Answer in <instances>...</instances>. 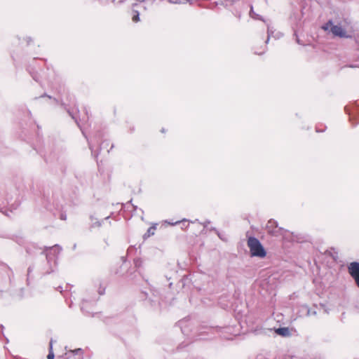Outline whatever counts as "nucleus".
<instances>
[{
	"mask_svg": "<svg viewBox=\"0 0 359 359\" xmlns=\"http://www.w3.org/2000/svg\"><path fill=\"white\" fill-rule=\"evenodd\" d=\"M321 29L330 32L334 37L350 39L353 37V30H346L341 24L334 25L332 20H328L322 25Z\"/></svg>",
	"mask_w": 359,
	"mask_h": 359,
	"instance_id": "f257e3e1",
	"label": "nucleus"
},
{
	"mask_svg": "<svg viewBox=\"0 0 359 359\" xmlns=\"http://www.w3.org/2000/svg\"><path fill=\"white\" fill-rule=\"evenodd\" d=\"M248 247L252 257L263 258L266 257V252L259 241L255 237H250L248 239Z\"/></svg>",
	"mask_w": 359,
	"mask_h": 359,
	"instance_id": "f03ea898",
	"label": "nucleus"
},
{
	"mask_svg": "<svg viewBox=\"0 0 359 359\" xmlns=\"http://www.w3.org/2000/svg\"><path fill=\"white\" fill-rule=\"evenodd\" d=\"M351 277L354 280L355 285L359 287V262H352L347 266Z\"/></svg>",
	"mask_w": 359,
	"mask_h": 359,
	"instance_id": "7ed1b4c3",
	"label": "nucleus"
},
{
	"mask_svg": "<svg viewBox=\"0 0 359 359\" xmlns=\"http://www.w3.org/2000/svg\"><path fill=\"white\" fill-rule=\"evenodd\" d=\"M70 353L72 354V355L69 356V358L67 359H83V351L81 348L71 351Z\"/></svg>",
	"mask_w": 359,
	"mask_h": 359,
	"instance_id": "20e7f679",
	"label": "nucleus"
},
{
	"mask_svg": "<svg viewBox=\"0 0 359 359\" xmlns=\"http://www.w3.org/2000/svg\"><path fill=\"white\" fill-rule=\"evenodd\" d=\"M156 224H154L152 225L151 226H150L147 232L145 233V234L144 235V238H149L153 235H154L155 232H156Z\"/></svg>",
	"mask_w": 359,
	"mask_h": 359,
	"instance_id": "39448f33",
	"label": "nucleus"
},
{
	"mask_svg": "<svg viewBox=\"0 0 359 359\" xmlns=\"http://www.w3.org/2000/svg\"><path fill=\"white\" fill-rule=\"evenodd\" d=\"M276 332L283 337L288 336L290 334V332L287 327H280L276 330Z\"/></svg>",
	"mask_w": 359,
	"mask_h": 359,
	"instance_id": "423d86ee",
	"label": "nucleus"
},
{
	"mask_svg": "<svg viewBox=\"0 0 359 359\" xmlns=\"http://www.w3.org/2000/svg\"><path fill=\"white\" fill-rule=\"evenodd\" d=\"M54 358H55V355H54V353L53 351V345H52V343H50V347H49V353L47 355V358L48 359H54Z\"/></svg>",
	"mask_w": 359,
	"mask_h": 359,
	"instance_id": "0eeeda50",
	"label": "nucleus"
},
{
	"mask_svg": "<svg viewBox=\"0 0 359 359\" xmlns=\"http://www.w3.org/2000/svg\"><path fill=\"white\" fill-rule=\"evenodd\" d=\"M132 20L134 22H137L140 21V15H139V12L137 11H135L133 12V15L132 17Z\"/></svg>",
	"mask_w": 359,
	"mask_h": 359,
	"instance_id": "6e6552de",
	"label": "nucleus"
},
{
	"mask_svg": "<svg viewBox=\"0 0 359 359\" xmlns=\"http://www.w3.org/2000/svg\"><path fill=\"white\" fill-rule=\"evenodd\" d=\"M180 223H182L183 226H184L185 224L187 223V224L186 225V227L189 225L188 221L187 219H182L180 221H176L175 222H169V224H171V225H176V224H180Z\"/></svg>",
	"mask_w": 359,
	"mask_h": 359,
	"instance_id": "1a4fd4ad",
	"label": "nucleus"
},
{
	"mask_svg": "<svg viewBox=\"0 0 359 359\" xmlns=\"http://www.w3.org/2000/svg\"><path fill=\"white\" fill-rule=\"evenodd\" d=\"M273 224H275V222H274L269 221V223H268V224H267V226H266V227H267V229H268V232H269V233H271V234H273L274 233H273L272 231H270V230H269V228H270V225H271V226H272Z\"/></svg>",
	"mask_w": 359,
	"mask_h": 359,
	"instance_id": "9d476101",
	"label": "nucleus"
}]
</instances>
